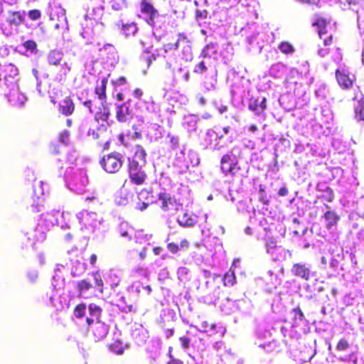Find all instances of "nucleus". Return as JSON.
Returning <instances> with one entry per match:
<instances>
[{
	"label": "nucleus",
	"instance_id": "nucleus-64",
	"mask_svg": "<svg viewBox=\"0 0 364 364\" xmlns=\"http://www.w3.org/2000/svg\"><path fill=\"white\" fill-rule=\"evenodd\" d=\"M167 364H183V363L177 360H171L168 361Z\"/></svg>",
	"mask_w": 364,
	"mask_h": 364
},
{
	"label": "nucleus",
	"instance_id": "nucleus-55",
	"mask_svg": "<svg viewBox=\"0 0 364 364\" xmlns=\"http://www.w3.org/2000/svg\"><path fill=\"white\" fill-rule=\"evenodd\" d=\"M148 206H149V203H145V202H142V203L139 204V206L137 207V209L139 210L143 211V210H146L148 208Z\"/></svg>",
	"mask_w": 364,
	"mask_h": 364
},
{
	"label": "nucleus",
	"instance_id": "nucleus-13",
	"mask_svg": "<svg viewBox=\"0 0 364 364\" xmlns=\"http://www.w3.org/2000/svg\"><path fill=\"white\" fill-rule=\"evenodd\" d=\"M176 220L180 226L184 228L193 227L197 223L196 217L188 212H185L183 215L178 216Z\"/></svg>",
	"mask_w": 364,
	"mask_h": 364
},
{
	"label": "nucleus",
	"instance_id": "nucleus-24",
	"mask_svg": "<svg viewBox=\"0 0 364 364\" xmlns=\"http://www.w3.org/2000/svg\"><path fill=\"white\" fill-rule=\"evenodd\" d=\"M217 44L214 43H210L207 44L200 53L203 58H210L212 55L217 53Z\"/></svg>",
	"mask_w": 364,
	"mask_h": 364
},
{
	"label": "nucleus",
	"instance_id": "nucleus-61",
	"mask_svg": "<svg viewBox=\"0 0 364 364\" xmlns=\"http://www.w3.org/2000/svg\"><path fill=\"white\" fill-rule=\"evenodd\" d=\"M162 248L161 247H155L153 249V252L155 255H158L161 253Z\"/></svg>",
	"mask_w": 364,
	"mask_h": 364
},
{
	"label": "nucleus",
	"instance_id": "nucleus-39",
	"mask_svg": "<svg viewBox=\"0 0 364 364\" xmlns=\"http://www.w3.org/2000/svg\"><path fill=\"white\" fill-rule=\"evenodd\" d=\"M28 16L31 20L36 21L41 17V12L38 9H32L28 11Z\"/></svg>",
	"mask_w": 364,
	"mask_h": 364
},
{
	"label": "nucleus",
	"instance_id": "nucleus-28",
	"mask_svg": "<svg viewBox=\"0 0 364 364\" xmlns=\"http://www.w3.org/2000/svg\"><path fill=\"white\" fill-rule=\"evenodd\" d=\"M92 287L91 283L87 279H82L76 284V289L80 294L84 291L90 289Z\"/></svg>",
	"mask_w": 364,
	"mask_h": 364
},
{
	"label": "nucleus",
	"instance_id": "nucleus-36",
	"mask_svg": "<svg viewBox=\"0 0 364 364\" xmlns=\"http://www.w3.org/2000/svg\"><path fill=\"white\" fill-rule=\"evenodd\" d=\"M23 48L26 50L34 52L37 49V43L33 40H27L23 43Z\"/></svg>",
	"mask_w": 364,
	"mask_h": 364
},
{
	"label": "nucleus",
	"instance_id": "nucleus-10",
	"mask_svg": "<svg viewBox=\"0 0 364 364\" xmlns=\"http://www.w3.org/2000/svg\"><path fill=\"white\" fill-rule=\"evenodd\" d=\"M88 331L92 332L96 341H100L107 335L109 328L105 323L97 321Z\"/></svg>",
	"mask_w": 364,
	"mask_h": 364
},
{
	"label": "nucleus",
	"instance_id": "nucleus-47",
	"mask_svg": "<svg viewBox=\"0 0 364 364\" xmlns=\"http://www.w3.org/2000/svg\"><path fill=\"white\" fill-rule=\"evenodd\" d=\"M132 127L134 130V133L132 136L133 139H141V136H142L141 132V131L139 130L137 125L133 124Z\"/></svg>",
	"mask_w": 364,
	"mask_h": 364
},
{
	"label": "nucleus",
	"instance_id": "nucleus-38",
	"mask_svg": "<svg viewBox=\"0 0 364 364\" xmlns=\"http://www.w3.org/2000/svg\"><path fill=\"white\" fill-rule=\"evenodd\" d=\"M350 345L346 338H341L338 341L336 345V349L338 351L346 350L349 348Z\"/></svg>",
	"mask_w": 364,
	"mask_h": 364
},
{
	"label": "nucleus",
	"instance_id": "nucleus-50",
	"mask_svg": "<svg viewBox=\"0 0 364 364\" xmlns=\"http://www.w3.org/2000/svg\"><path fill=\"white\" fill-rule=\"evenodd\" d=\"M186 40H187V36H186V35L185 33H179L178 34V40H177V42H176V47H178V43L179 42H181V41L184 42V41H186Z\"/></svg>",
	"mask_w": 364,
	"mask_h": 364
},
{
	"label": "nucleus",
	"instance_id": "nucleus-2",
	"mask_svg": "<svg viewBox=\"0 0 364 364\" xmlns=\"http://www.w3.org/2000/svg\"><path fill=\"white\" fill-rule=\"evenodd\" d=\"M64 54L62 51L52 50L49 52L47 59L50 65L58 66L54 71L53 80L58 83H64L71 72L72 66L68 63L63 61Z\"/></svg>",
	"mask_w": 364,
	"mask_h": 364
},
{
	"label": "nucleus",
	"instance_id": "nucleus-17",
	"mask_svg": "<svg viewBox=\"0 0 364 364\" xmlns=\"http://www.w3.org/2000/svg\"><path fill=\"white\" fill-rule=\"evenodd\" d=\"M110 116V109L106 103H102L99 110L96 112L95 118L97 121L107 122Z\"/></svg>",
	"mask_w": 364,
	"mask_h": 364
},
{
	"label": "nucleus",
	"instance_id": "nucleus-5",
	"mask_svg": "<svg viewBox=\"0 0 364 364\" xmlns=\"http://www.w3.org/2000/svg\"><path fill=\"white\" fill-rule=\"evenodd\" d=\"M237 165L238 161L232 153L224 154L220 159V170L225 176H234L240 169Z\"/></svg>",
	"mask_w": 364,
	"mask_h": 364
},
{
	"label": "nucleus",
	"instance_id": "nucleus-41",
	"mask_svg": "<svg viewBox=\"0 0 364 364\" xmlns=\"http://www.w3.org/2000/svg\"><path fill=\"white\" fill-rule=\"evenodd\" d=\"M167 249L172 254H176L179 251V246L175 242H169L167 245Z\"/></svg>",
	"mask_w": 364,
	"mask_h": 364
},
{
	"label": "nucleus",
	"instance_id": "nucleus-1",
	"mask_svg": "<svg viewBox=\"0 0 364 364\" xmlns=\"http://www.w3.org/2000/svg\"><path fill=\"white\" fill-rule=\"evenodd\" d=\"M147 154L144 148L137 144L134 155L127 159V171L130 182L135 186H142L147 180V174L144 169L146 164Z\"/></svg>",
	"mask_w": 364,
	"mask_h": 364
},
{
	"label": "nucleus",
	"instance_id": "nucleus-43",
	"mask_svg": "<svg viewBox=\"0 0 364 364\" xmlns=\"http://www.w3.org/2000/svg\"><path fill=\"white\" fill-rule=\"evenodd\" d=\"M180 343L183 348H188L190 346V339L186 336H181L179 338Z\"/></svg>",
	"mask_w": 364,
	"mask_h": 364
},
{
	"label": "nucleus",
	"instance_id": "nucleus-3",
	"mask_svg": "<svg viewBox=\"0 0 364 364\" xmlns=\"http://www.w3.org/2000/svg\"><path fill=\"white\" fill-rule=\"evenodd\" d=\"M123 156L121 154L114 151L103 156L100 164L105 171L108 173H116L123 166Z\"/></svg>",
	"mask_w": 364,
	"mask_h": 364
},
{
	"label": "nucleus",
	"instance_id": "nucleus-46",
	"mask_svg": "<svg viewBox=\"0 0 364 364\" xmlns=\"http://www.w3.org/2000/svg\"><path fill=\"white\" fill-rule=\"evenodd\" d=\"M190 247V243L189 241L186 239H183L180 242L179 249L181 248L183 251H186Z\"/></svg>",
	"mask_w": 364,
	"mask_h": 364
},
{
	"label": "nucleus",
	"instance_id": "nucleus-15",
	"mask_svg": "<svg viewBox=\"0 0 364 364\" xmlns=\"http://www.w3.org/2000/svg\"><path fill=\"white\" fill-rule=\"evenodd\" d=\"M130 115V109L126 103L118 105L116 111V119L119 122H127Z\"/></svg>",
	"mask_w": 364,
	"mask_h": 364
},
{
	"label": "nucleus",
	"instance_id": "nucleus-4",
	"mask_svg": "<svg viewBox=\"0 0 364 364\" xmlns=\"http://www.w3.org/2000/svg\"><path fill=\"white\" fill-rule=\"evenodd\" d=\"M158 200L161 210L165 213L178 211L183 206L182 203L175 196L166 192L159 193Z\"/></svg>",
	"mask_w": 364,
	"mask_h": 364
},
{
	"label": "nucleus",
	"instance_id": "nucleus-22",
	"mask_svg": "<svg viewBox=\"0 0 364 364\" xmlns=\"http://www.w3.org/2000/svg\"><path fill=\"white\" fill-rule=\"evenodd\" d=\"M122 30L125 36H134L138 31V27L136 23L132 22L130 23L123 24Z\"/></svg>",
	"mask_w": 364,
	"mask_h": 364
},
{
	"label": "nucleus",
	"instance_id": "nucleus-29",
	"mask_svg": "<svg viewBox=\"0 0 364 364\" xmlns=\"http://www.w3.org/2000/svg\"><path fill=\"white\" fill-rule=\"evenodd\" d=\"M248 109L254 112L257 115L260 114L261 111L259 110L258 99L254 97L250 98L248 102Z\"/></svg>",
	"mask_w": 364,
	"mask_h": 364
},
{
	"label": "nucleus",
	"instance_id": "nucleus-21",
	"mask_svg": "<svg viewBox=\"0 0 364 364\" xmlns=\"http://www.w3.org/2000/svg\"><path fill=\"white\" fill-rule=\"evenodd\" d=\"M108 80L107 77H103L101 80V85L95 88V93L98 96L100 100H105L107 97L106 89Z\"/></svg>",
	"mask_w": 364,
	"mask_h": 364
},
{
	"label": "nucleus",
	"instance_id": "nucleus-8",
	"mask_svg": "<svg viewBox=\"0 0 364 364\" xmlns=\"http://www.w3.org/2000/svg\"><path fill=\"white\" fill-rule=\"evenodd\" d=\"M46 235L44 232L41 231L38 232L36 228L32 229L29 231H27L24 234V237L23 239V242H26L33 246L36 244V242L39 241H44L46 240Z\"/></svg>",
	"mask_w": 364,
	"mask_h": 364
},
{
	"label": "nucleus",
	"instance_id": "nucleus-62",
	"mask_svg": "<svg viewBox=\"0 0 364 364\" xmlns=\"http://www.w3.org/2000/svg\"><path fill=\"white\" fill-rule=\"evenodd\" d=\"M173 333H174L173 329L169 328V329L166 330V337L167 338L172 336L173 335Z\"/></svg>",
	"mask_w": 364,
	"mask_h": 364
},
{
	"label": "nucleus",
	"instance_id": "nucleus-30",
	"mask_svg": "<svg viewBox=\"0 0 364 364\" xmlns=\"http://www.w3.org/2000/svg\"><path fill=\"white\" fill-rule=\"evenodd\" d=\"M280 51L284 54H291L294 53V48L289 42L283 41L279 46Z\"/></svg>",
	"mask_w": 364,
	"mask_h": 364
},
{
	"label": "nucleus",
	"instance_id": "nucleus-44",
	"mask_svg": "<svg viewBox=\"0 0 364 364\" xmlns=\"http://www.w3.org/2000/svg\"><path fill=\"white\" fill-rule=\"evenodd\" d=\"M208 11L206 10H196V17L198 19H205L207 18Z\"/></svg>",
	"mask_w": 364,
	"mask_h": 364
},
{
	"label": "nucleus",
	"instance_id": "nucleus-9",
	"mask_svg": "<svg viewBox=\"0 0 364 364\" xmlns=\"http://www.w3.org/2000/svg\"><path fill=\"white\" fill-rule=\"evenodd\" d=\"M75 110V105L70 96L65 97L58 105V112L64 116L72 115Z\"/></svg>",
	"mask_w": 364,
	"mask_h": 364
},
{
	"label": "nucleus",
	"instance_id": "nucleus-52",
	"mask_svg": "<svg viewBox=\"0 0 364 364\" xmlns=\"http://www.w3.org/2000/svg\"><path fill=\"white\" fill-rule=\"evenodd\" d=\"M289 193V190L285 186L279 188L278 191V195L279 196H285Z\"/></svg>",
	"mask_w": 364,
	"mask_h": 364
},
{
	"label": "nucleus",
	"instance_id": "nucleus-20",
	"mask_svg": "<svg viewBox=\"0 0 364 364\" xmlns=\"http://www.w3.org/2000/svg\"><path fill=\"white\" fill-rule=\"evenodd\" d=\"M312 26L317 27L318 33L320 38H322L323 37V36H326L328 33V31L326 28L327 21L324 18H317L316 20V21H314L312 23Z\"/></svg>",
	"mask_w": 364,
	"mask_h": 364
},
{
	"label": "nucleus",
	"instance_id": "nucleus-14",
	"mask_svg": "<svg viewBox=\"0 0 364 364\" xmlns=\"http://www.w3.org/2000/svg\"><path fill=\"white\" fill-rule=\"evenodd\" d=\"M323 218L326 221V228L330 230L332 227L336 226L340 220V216L333 210H327L323 214Z\"/></svg>",
	"mask_w": 364,
	"mask_h": 364
},
{
	"label": "nucleus",
	"instance_id": "nucleus-49",
	"mask_svg": "<svg viewBox=\"0 0 364 364\" xmlns=\"http://www.w3.org/2000/svg\"><path fill=\"white\" fill-rule=\"evenodd\" d=\"M133 95L135 98L140 100L143 95V91L140 88H136L134 90Z\"/></svg>",
	"mask_w": 364,
	"mask_h": 364
},
{
	"label": "nucleus",
	"instance_id": "nucleus-34",
	"mask_svg": "<svg viewBox=\"0 0 364 364\" xmlns=\"http://www.w3.org/2000/svg\"><path fill=\"white\" fill-rule=\"evenodd\" d=\"M294 321H302L304 318V315L299 306H296L291 310Z\"/></svg>",
	"mask_w": 364,
	"mask_h": 364
},
{
	"label": "nucleus",
	"instance_id": "nucleus-23",
	"mask_svg": "<svg viewBox=\"0 0 364 364\" xmlns=\"http://www.w3.org/2000/svg\"><path fill=\"white\" fill-rule=\"evenodd\" d=\"M5 73H6V75L4 77L5 85L7 87H9V85L6 83L7 78L8 77L14 78V77H16L17 75H18V73H19L18 69L14 64L9 63V65H7L6 66Z\"/></svg>",
	"mask_w": 364,
	"mask_h": 364
},
{
	"label": "nucleus",
	"instance_id": "nucleus-54",
	"mask_svg": "<svg viewBox=\"0 0 364 364\" xmlns=\"http://www.w3.org/2000/svg\"><path fill=\"white\" fill-rule=\"evenodd\" d=\"M83 105L87 107L89 111L92 113L93 112V110L92 109V101L91 100H87V101H85L83 102Z\"/></svg>",
	"mask_w": 364,
	"mask_h": 364
},
{
	"label": "nucleus",
	"instance_id": "nucleus-18",
	"mask_svg": "<svg viewBox=\"0 0 364 364\" xmlns=\"http://www.w3.org/2000/svg\"><path fill=\"white\" fill-rule=\"evenodd\" d=\"M312 26L317 27L318 33L320 38H322L323 37V36H326L328 33V31L326 28L327 21L324 18H317L316 20V21H314L312 23Z\"/></svg>",
	"mask_w": 364,
	"mask_h": 364
},
{
	"label": "nucleus",
	"instance_id": "nucleus-45",
	"mask_svg": "<svg viewBox=\"0 0 364 364\" xmlns=\"http://www.w3.org/2000/svg\"><path fill=\"white\" fill-rule=\"evenodd\" d=\"M266 246L267 248V252H270L271 250L276 248L277 242L274 239H269L268 241H267Z\"/></svg>",
	"mask_w": 364,
	"mask_h": 364
},
{
	"label": "nucleus",
	"instance_id": "nucleus-19",
	"mask_svg": "<svg viewBox=\"0 0 364 364\" xmlns=\"http://www.w3.org/2000/svg\"><path fill=\"white\" fill-rule=\"evenodd\" d=\"M312 26L317 27L318 33L320 38H322L323 37V36H326L328 33V31L326 28L327 21L324 18H317L316 20V21H314L312 23Z\"/></svg>",
	"mask_w": 364,
	"mask_h": 364
},
{
	"label": "nucleus",
	"instance_id": "nucleus-37",
	"mask_svg": "<svg viewBox=\"0 0 364 364\" xmlns=\"http://www.w3.org/2000/svg\"><path fill=\"white\" fill-rule=\"evenodd\" d=\"M208 70V68L206 67L204 61H200L198 63L193 69V73L196 74H203Z\"/></svg>",
	"mask_w": 364,
	"mask_h": 364
},
{
	"label": "nucleus",
	"instance_id": "nucleus-11",
	"mask_svg": "<svg viewBox=\"0 0 364 364\" xmlns=\"http://www.w3.org/2000/svg\"><path fill=\"white\" fill-rule=\"evenodd\" d=\"M291 272L294 276L301 277L305 281L309 280L311 274L310 269L301 263L294 264Z\"/></svg>",
	"mask_w": 364,
	"mask_h": 364
},
{
	"label": "nucleus",
	"instance_id": "nucleus-16",
	"mask_svg": "<svg viewBox=\"0 0 364 364\" xmlns=\"http://www.w3.org/2000/svg\"><path fill=\"white\" fill-rule=\"evenodd\" d=\"M318 190L321 192V198L331 203L334 200V193L332 188L327 186H321L318 187Z\"/></svg>",
	"mask_w": 364,
	"mask_h": 364
},
{
	"label": "nucleus",
	"instance_id": "nucleus-6",
	"mask_svg": "<svg viewBox=\"0 0 364 364\" xmlns=\"http://www.w3.org/2000/svg\"><path fill=\"white\" fill-rule=\"evenodd\" d=\"M335 75L338 85L343 90L351 88L356 80L355 75H350L349 71L344 68L336 69Z\"/></svg>",
	"mask_w": 364,
	"mask_h": 364
},
{
	"label": "nucleus",
	"instance_id": "nucleus-27",
	"mask_svg": "<svg viewBox=\"0 0 364 364\" xmlns=\"http://www.w3.org/2000/svg\"><path fill=\"white\" fill-rule=\"evenodd\" d=\"M92 276L93 277V279L95 283V287H98L99 292L102 294L104 292V290H103L104 282H103L102 278L99 271L92 272Z\"/></svg>",
	"mask_w": 364,
	"mask_h": 364
},
{
	"label": "nucleus",
	"instance_id": "nucleus-12",
	"mask_svg": "<svg viewBox=\"0 0 364 364\" xmlns=\"http://www.w3.org/2000/svg\"><path fill=\"white\" fill-rule=\"evenodd\" d=\"M24 20V11H10L6 21L10 26H18L23 23Z\"/></svg>",
	"mask_w": 364,
	"mask_h": 364
},
{
	"label": "nucleus",
	"instance_id": "nucleus-59",
	"mask_svg": "<svg viewBox=\"0 0 364 364\" xmlns=\"http://www.w3.org/2000/svg\"><path fill=\"white\" fill-rule=\"evenodd\" d=\"M260 201L264 204V205H267L269 204V200L267 199V196H265V194H263L260 197Z\"/></svg>",
	"mask_w": 364,
	"mask_h": 364
},
{
	"label": "nucleus",
	"instance_id": "nucleus-31",
	"mask_svg": "<svg viewBox=\"0 0 364 364\" xmlns=\"http://www.w3.org/2000/svg\"><path fill=\"white\" fill-rule=\"evenodd\" d=\"M86 305L84 303L76 305L74 309V314L77 318H82L85 314Z\"/></svg>",
	"mask_w": 364,
	"mask_h": 364
},
{
	"label": "nucleus",
	"instance_id": "nucleus-26",
	"mask_svg": "<svg viewBox=\"0 0 364 364\" xmlns=\"http://www.w3.org/2000/svg\"><path fill=\"white\" fill-rule=\"evenodd\" d=\"M355 116L359 120L364 121V97L358 100L355 107Z\"/></svg>",
	"mask_w": 364,
	"mask_h": 364
},
{
	"label": "nucleus",
	"instance_id": "nucleus-48",
	"mask_svg": "<svg viewBox=\"0 0 364 364\" xmlns=\"http://www.w3.org/2000/svg\"><path fill=\"white\" fill-rule=\"evenodd\" d=\"M127 83V79L124 76L118 77L116 80L112 82L114 85H124Z\"/></svg>",
	"mask_w": 364,
	"mask_h": 364
},
{
	"label": "nucleus",
	"instance_id": "nucleus-35",
	"mask_svg": "<svg viewBox=\"0 0 364 364\" xmlns=\"http://www.w3.org/2000/svg\"><path fill=\"white\" fill-rule=\"evenodd\" d=\"M88 309L91 315L96 316L97 318H99L102 312V309L99 306L95 304H90L88 306Z\"/></svg>",
	"mask_w": 364,
	"mask_h": 364
},
{
	"label": "nucleus",
	"instance_id": "nucleus-60",
	"mask_svg": "<svg viewBox=\"0 0 364 364\" xmlns=\"http://www.w3.org/2000/svg\"><path fill=\"white\" fill-rule=\"evenodd\" d=\"M171 142L173 144V148L177 147L178 145V139L173 136L171 138Z\"/></svg>",
	"mask_w": 364,
	"mask_h": 364
},
{
	"label": "nucleus",
	"instance_id": "nucleus-25",
	"mask_svg": "<svg viewBox=\"0 0 364 364\" xmlns=\"http://www.w3.org/2000/svg\"><path fill=\"white\" fill-rule=\"evenodd\" d=\"M11 90L10 92L6 93V95L8 97L9 101L12 102L14 104H16V100L15 99V95H18L19 93V88L16 80L11 82Z\"/></svg>",
	"mask_w": 364,
	"mask_h": 364
},
{
	"label": "nucleus",
	"instance_id": "nucleus-57",
	"mask_svg": "<svg viewBox=\"0 0 364 364\" xmlns=\"http://www.w3.org/2000/svg\"><path fill=\"white\" fill-rule=\"evenodd\" d=\"M119 234L122 237H129V240L132 239V237L129 236V232L127 230H123L122 228L120 229Z\"/></svg>",
	"mask_w": 364,
	"mask_h": 364
},
{
	"label": "nucleus",
	"instance_id": "nucleus-32",
	"mask_svg": "<svg viewBox=\"0 0 364 364\" xmlns=\"http://www.w3.org/2000/svg\"><path fill=\"white\" fill-rule=\"evenodd\" d=\"M225 286H232L235 283V277L232 272H227L223 277Z\"/></svg>",
	"mask_w": 364,
	"mask_h": 364
},
{
	"label": "nucleus",
	"instance_id": "nucleus-42",
	"mask_svg": "<svg viewBox=\"0 0 364 364\" xmlns=\"http://www.w3.org/2000/svg\"><path fill=\"white\" fill-rule=\"evenodd\" d=\"M323 40V43L325 46H328L332 44L333 43V35L332 34H326V36H323V37L321 38Z\"/></svg>",
	"mask_w": 364,
	"mask_h": 364
},
{
	"label": "nucleus",
	"instance_id": "nucleus-56",
	"mask_svg": "<svg viewBox=\"0 0 364 364\" xmlns=\"http://www.w3.org/2000/svg\"><path fill=\"white\" fill-rule=\"evenodd\" d=\"M68 136L69 132L68 131H65L60 134V139L63 142H65V140L68 139Z\"/></svg>",
	"mask_w": 364,
	"mask_h": 364
},
{
	"label": "nucleus",
	"instance_id": "nucleus-40",
	"mask_svg": "<svg viewBox=\"0 0 364 364\" xmlns=\"http://www.w3.org/2000/svg\"><path fill=\"white\" fill-rule=\"evenodd\" d=\"M50 152L53 154H58L61 153V146L55 143H52L49 147Z\"/></svg>",
	"mask_w": 364,
	"mask_h": 364
},
{
	"label": "nucleus",
	"instance_id": "nucleus-7",
	"mask_svg": "<svg viewBox=\"0 0 364 364\" xmlns=\"http://www.w3.org/2000/svg\"><path fill=\"white\" fill-rule=\"evenodd\" d=\"M140 10L142 14L147 16L146 22L151 26L155 23V18L158 15V11L149 2V0H141L140 2Z\"/></svg>",
	"mask_w": 364,
	"mask_h": 364
},
{
	"label": "nucleus",
	"instance_id": "nucleus-63",
	"mask_svg": "<svg viewBox=\"0 0 364 364\" xmlns=\"http://www.w3.org/2000/svg\"><path fill=\"white\" fill-rule=\"evenodd\" d=\"M115 99L117 100L118 101H122L124 100V95L121 92L117 93V95L115 96Z\"/></svg>",
	"mask_w": 364,
	"mask_h": 364
},
{
	"label": "nucleus",
	"instance_id": "nucleus-51",
	"mask_svg": "<svg viewBox=\"0 0 364 364\" xmlns=\"http://www.w3.org/2000/svg\"><path fill=\"white\" fill-rule=\"evenodd\" d=\"M259 105L261 112L267 109V98L263 97L262 102L260 103L259 102Z\"/></svg>",
	"mask_w": 364,
	"mask_h": 364
},
{
	"label": "nucleus",
	"instance_id": "nucleus-53",
	"mask_svg": "<svg viewBox=\"0 0 364 364\" xmlns=\"http://www.w3.org/2000/svg\"><path fill=\"white\" fill-rule=\"evenodd\" d=\"M329 49L328 48H319L318 50V53L320 56L324 57L328 53Z\"/></svg>",
	"mask_w": 364,
	"mask_h": 364
},
{
	"label": "nucleus",
	"instance_id": "nucleus-33",
	"mask_svg": "<svg viewBox=\"0 0 364 364\" xmlns=\"http://www.w3.org/2000/svg\"><path fill=\"white\" fill-rule=\"evenodd\" d=\"M109 348L112 352L115 353L117 355L122 354V353L124 352V347L122 346V343L118 341L112 343L109 346Z\"/></svg>",
	"mask_w": 364,
	"mask_h": 364
},
{
	"label": "nucleus",
	"instance_id": "nucleus-58",
	"mask_svg": "<svg viewBox=\"0 0 364 364\" xmlns=\"http://www.w3.org/2000/svg\"><path fill=\"white\" fill-rule=\"evenodd\" d=\"M97 257L95 254L91 255L90 262L92 267H95L96 261H97Z\"/></svg>",
	"mask_w": 364,
	"mask_h": 364
}]
</instances>
